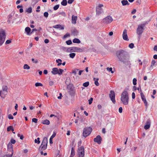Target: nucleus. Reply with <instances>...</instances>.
<instances>
[{
  "mask_svg": "<svg viewBox=\"0 0 157 157\" xmlns=\"http://www.w3.org/2000/svg\"><path fill=\"white\" fill-rule=\"evenodd\" d=\"M75 155V148L74 147H72L71 150V155L70 157H73Z\"/></svg>",
  "mask_w": 157,
  "mask_h": 157,
  "instance_id": "5701e85b",
  "label": "nucleus"
},
{
  "mask_svg": "<svg viewBox=\"0 0 157 157\" xmlns=\"http://www.w3.org/2000/svg\"><path fill=\"white\" fill-rule=\"evenodd\" d=\"M123 109L122 107H120L119 109V112L121 113L122 112Z\"/></svg>",
  "mask_w": 157,
  "mask_h": 157,
  "instance_id": "338daca9",
  "label": "nucleus"
},
{
  "mask_svg": "<svg viewBox=\"0 0 157 157\" xmlns=\"http://www.w3.org/2000/svg\"><path fill=\"white\" fill-rule=\"evenodd\" d=\"M51 73L54 75L58 74V68L56 67L53 68L52 69Z\"/></svg>",
  "mask_w": 157,
  "mask_h": 157,
  "instance_id": "dca6fc26",
  "label": "nucleus"
},
{
  "mask_svg": "<svg viewBox=\"0 0 157 157\" xmlns=\"http://www.w3.org/2000/svg\"><path fill=\"white\" fill-rule=\"evenodd\" d=\"M147 24L148 22L146 21L144 23L140 24L138 25V35L142 34L144 30V27Z\"/></svg>",
  "mask_w": 157,
  "mask_h": 157,
  "instance_id": "423d86ee",
  "label": "nucleus"
},
{
  "mask_svg": "<svg viewBox=\"0 0 157 157\" xmlns=\"http://www.w3.org/2000/svg\"><path fill=\"white\" fill-rule=\"evenodd\" d=\"M11 40H11H11H7L6 41V42H5V44H10V43H11Z\"/></svg>",
  "mask_w": 157,
  "mask_h": 157,
  "instance_id": "5fc2aeb1",
  "label": "nucleus"
},
{
  "mask_svg": "<svg viewBox=\"0 0 157 157\" xmlns=\"http://www.w3.org/2000/svg\"><path fill=\"white\" fill-rule=\"evenodd\" d=\"M42 123L43 124L48 125L50 124V121L46 119L42 121Z\"/></svg>",
  "mask_w": 157,
  "mask_h": 157,
  "instance_id": "c85d7f7f",
  "label": "nucleus"
},
{
  "mask_svg": "<svg viewBox=\"0 0 157 157\" xmlns=\"http://www.w3.org/2000/svg\"><path fill=\"white\" fill-rule=\"evenodd\" d=\"M98 78H93V80L94 81V84L97 86H98L99 85V83L98 82Z\"/></svg>",
  "mask_w": 157,
  "mask_h": 157,
  "instance_id": "7c9ffc66",
  "label": "nucleus"
},
{
  "mask_svg": "<svg viewBox=\"0 0 157 157\" xmlns=\"http://www.w3.org/2000/svg\"><path fill=\"white\" fill-rule=\"evenodd\" d=\"M31 60L32 62L33 63H38V60L37 59H35L34 58H32Z\"/></svg>",
  "mask_w": 157,
  "mask_h": 157,
  "instance_id": "a19ab883",
  "label": "nucleus"
},
{
  "mask_svg": "<svg viewBox=\"0 0 157 157\" xmlns=\"http://www.w3.org/2000/svg\"><path fill=\"white\" fill-rule=\"evenodd\" d=\"M10 142L11 144H14L16 142V141L15 140L13 139H11L10 140Z\"/></svg>",
  "mask_w": 157,
  "mask_h": 157,
  "instance_id": "bf43d9fd",
  "label": "nucleus"
},
{
  "mask_svg": "<svg viewBox=\"0 0 157 157\" xmlns=\"http://www.w3.org/2000/svg\"><path fill=\"white\" fill-rule=\"evenodd\" d=\"M59 15H61L64 17H66V13L64 11H62V12H58L56 13V15L57 16H58Z\"/></svg>",
  "mask_w": 157,
  "mask_h": 157,
  "instance_id": "bb28decb",
  "label": "nucleus"
},
{
  "mask_svg": "<svg viewBox=\"0 0 157 157\" xmlns=\"http://www.w3.org/2000/svg\"><path fill=\"white\" fill-rule=\"evenodd\" d=\"M77 19V16H74L73 15L72 16V22L73 24H76V21Z\"/></svg>",
  "mask_w": 157,
  "mask_h": 157,
  "instance_id": "6ab92c4d",
  "label": "nucleus"
},
{
  "mask_svg": "<svg viewBox=\"0 0 157 157\" xmlns=\"http://www.w3.org/2000/svg\"><path fill=\"white\" fill-rule=\"evenodd\" d=\"M89 84V82H86L83 84V86L85 87H87Z\"/></svg>",
  "mask_w": 157,
  "mask_h": 157,
  "instance_id": "79ce46f5",
  "label": "nucleus"
},
{
  "mask_svg": "<svg viewBox=\"0 0 157 157\" xmlns=\"http://www.w3.org/2000/svg\"><path fill=\"white\" fill-rule=\"evenodd\" d=\"M63 71H64L63 70L60 68L58 70V74L59 75H60L62 74Z\"/></svg>",
  "mask_w": 157,
  "mask_h": 157,
  "instance_id": "ea45409f",
  "label": "nucleus"
},
{
  "mask_svg": "<svg viewBox=\"0 0 157 157\" xmlns=\"http://www.w3.org/2000/svg\"><path fill=\"white\" fill-rule=\"evenodd\" d=\"M7 131L8 132H9L10 131H12V132L14 131L13 127L12 126H10L7 128Z\"/></svg>",
  "mask_w": 157,
  "mask_h": 157,
  "instance_id": "2f4dec72",
  "label": "nucleus"
},
{
  "mask_svg": "<svg viewBox=\"0 0 157 157\" xmlns=\"http://www.w3.org/2000/svg\"><path fill=\"white\" fill-rule=\"evenodd\" d=\"M93 99H90L88 100L89 104L90 105L92 104V101H93Z\"/></svg>",
  "mask_w": 157,
  "mask_h": 157,
  "instance_id": "e2e57ef3",
  "label": "nucleus"
},
{
  "mask_svg": "<svg viewBox=\"0 0 157 157\" xmlns=\"http://www.w3.org/2000/svg\"><path fill=\"white\" fill-rule=\"evenodd\" d=\"M73 42L75 43L79 44L80 43L81 41L78 39L75 38L73 40Z\"/></svg>",
  "mask_w": 157,
  "mask_h": 157,
  "instance_id": "c756f323",
  "label": "nucleus"
},
{
  "mask_svg": "<svg viewBox=\"0 0 157 157\" xmlns=\"http://www.w3.org/2000/svg\"><path fill=\"white\" fill-rule=\"evenodd\" d=\"M145 105V108L146 109H147V102L146 100V99H142Z\"/></svg>",
  "mask_w": 157,
  "mask_h": 157,
  "instance_id": "473e14b6",
  "label": "nucleus"
},
{
  "mask_svg": "<svg viewBox=\"0 0 157 157\" xmlns=\"http://www.w3.org/2000/svg\"><path fill=\"white\" fill-rule=\"evenodd\" d=\"M33 122H34L35 123H37L38 121V119L37 118H33L32 119Z\"/></svg>",
  "mask_w": 157,
  "mask_h": 157,
  "instance_id": "4d7b16f0",
  "label": "nucleus"
},
{
  "mask_svg": "<svg viewBox=\"0 0 157 157\" xmlns=\"http://www.w3.org/2000/svg\"><path fill=\"white\" fill-rule=\"evenodd\" d=\"M110 98H115V94L113 90H111L109 94Z\"/></svg>",
  "mask_w": 157,
  "mask_h": 157,
  "instance_id": "412c9836",
  "label": "nucleus"
},
{
  "mask_svg": "<svg viewBox=\"0 0 157 157\" xmlns=\"http://www.w3.org/2000/svg\"><path fill=\"white\" fill-rule=\"evenodd\" d=\"M92 131V128L90 127H87L84 128L83 130V136L85 137H86L90 134Z\"/></svg>",
  "mask_w": 157,
  "mask_h": 157,
  "instance_id": "20e7f679",
  "label": "nucleus"
},
{
  "mask_svg": "<svg viewBox=\"0 0 157 157\" xmlns=\"http://www.w3.org/2000/svg\"><path fill=\"white\" fill-rule=\"evenodd\" d=\"M123 39L126 41H128L129 39H128V36L127 35V31L126 29H124L122 35Z\"/></svg>",
  "mask_w": 157,
  "mask_h": 157,
  "instance_id": "ddd939ff",
  "label": "nucleus"
},
{
  "mask_svg": "<svg viewBox=\"0 0 157 157\" xmlns=\"http://www.w3.org/2000/svg\"><path fill=\"white\" fill-rule=\"evenodd\" d=\"M66 43L68 45H70L72 44L71 40H69L66 42Z\"/></svg>",
  "mask_w": 157,
  "mask_h": 157,
  "instance_id": "49530a36",
  "label": "nucleus"
},
{
  "mask_svg": "<svg viewBox=\"0 0 157 157\" xmlns=\"http://www.w3.org/2000/svg\"><path fill=\"white\" fill-rule=\"evenodd\" d=\"M137 79L136 78H134L133 80V83L134 85H136V84Z\"/></svg>",
  "mask_w": 157,
  "mask_h": 157,
  "instance_id": "3c124183",
  "label": "nucleus"
},
{
  "mask_svg": "<svg viewBox=\"0 0 157 157\" xmlns=\"http://www.w3.org/2000/svg\"><path fill=\"white\" fill-rule=\"evenodd\" d=\"M155 63L156 61H155V60H153L151 61V66L153 67V66H154L155 65Z\"/></svg>",
  "mask_w": 157,
  "mask_h": 157,
  "instance_id": "8fccbe9b",
  "label": "nucleus"
},
{
  "mask_svg": "<svg viewBox=\"0 0 157 157\" xmlns=\"http://www.w3.org/2000/svg\"><path fill=\"white\" fill-rule=\"evenodd\" d=\"M69 52H82L83 51V48H80L77 47H71L68 48Z\"/></svg>",
  "mask_w": 157,
  "mask_h": 157,
  "instance_id": "39448f33",
  "label": "nucleus"
},
{
  "mask_svg": "<svg viewBox=\"0 0 157 157\" xmlns=\"http://www.w3.org/2000/svg\"><path fill=\"white\" fill-rule=\"evenodd\" d=\"M59 4L56 5L55 6L53 7V9H54V10H56L59 8Z\"/></svg>",
  "mask_w": 157,
  "mask_h": 157,
  "instance_id": "de8ad7c7",
  "label": "nucleus"
},
{
  "mask_svg": "<svg viewBox=\"0 0 157 157\" xmlns=\"http://www.w3.org/2000/svg\"><path fill=\"white\" fill-rule=\"evenodd\" d=\"M17 14H15L14 13H12L9 14L7 17L8 20L7 22L8 23V24H10L11 22L12 23H13L17 18Z\"/></svg>",
  "mask_w": 157,
  "mask_h": 157,
  "instance_id": "f03ea898",
  "label": "nucleus"
},
{
  "mask_svg": "<svg viewBox=\"0 0 157 157\" xmlns=\"http://www.w3.org/2000/svg\"><path fill=\"white\" fill-rule=\"evenodd\" d=\"M24 69H29L30 68V67L27 64H25L24 65L23 67Z\"/></svg>",
  "mask_w": 157,
  "mask_h": 157,
  "instance_id": "58836bf2",
  "label": "nucleus"
},
{
  "mask_svg": "<svg viewBox=\"0 0 157 157\" xmlns=\"http://www.w3.org/2000/svg\"><path fill=\"white\" fill-rule=\"evenodd\" d=\"M113 20V19L112 17L109 15L104 18L102 20V21L104 24H107L111 22Z\"/></svg>",
  "mask_w": 157,
  "mask_h": 157,
  "instance_id": "0eeeda50",
  "label": "nucleus"
},
{
  "mask_svg": "<svg viewBox=\"0 0 157 157\" xmlns=\"http://www.w3.org/2000/svg\"><path fill=\"white\" fill-rule=\"evenodd\" d=\"M76 55V54L74 53H71L69 54V57L72 59L74 58Z\"/></svg>",
  "mask_w": 157,
  "mask_h": 157,
  "instance_id": "e433bc0d",
  "label": "nucleus"
},
{
  "mask_svg": "<svg viewBox=\"0 0 157 157\" xmlns=\"http://www.w3.org/2000/svg\"><path fill=\"white\" fill-rule=\"evenodd\" d=\"M40 151V153L41 155H44V156L46 155H47V153L45 152L44 153V152L43 151V150H39Z\"/></svg>",
  "mask_w": 157,
  "mask_h": 157,
  "instance_id": "603ef678",
  "label": "nucleus"
},
{
  "mask_svg": "<svg viewBox=\"0 0 157 157\" xmlns=\"http://www.w3.org/2000/svg\"><path fill=\"white\" fill-rule=\"evenodd\" d=\"M134 44L132 43H131L129 45L128 47L130 48H132L134 47Z\"/></svg>",
  "mask_w": 157,
  "mask_h": 157,
  "instance_id": "6e6d98bb",
  "label": "nucleus"
},
{
  "mask_svg": "<svg viewBox=\"0 0 157 157\" xmlns=\"http://www.w3.org/2000/svg\"><path fill=\"white\" fill-rule=\"evenodd\" d=\"M8 118L10 119H13V118L11 114H10L8 115Z\"/></svg>",
  "mask_w": 157,
  "mask_h": 157,
  "instance_id": "680f3d73",
  "label": "nucleus"
},
{
  "mask_svg": "<svg viewBox=\"0 0 157 157\" xmlns=\"http://www.w3.org/2000/svg\"><path fill=\"white\" fill-rule=\"evenodd\" d=\"M44 17L47 18L48 16V12H45L44 13Z\"/></svg>",
  "mask_w": 157,
  "mask_h": 157,
  "instance_id": "864d4df0",
  "label": "nucleus"
},
{
  "mask_svg": "<svg viewBox=\"0 0 157 157\" xmlns=\"http://www.w3.org/2000/svg\"><path fill=\"white\" fill-rule=\"evenodd\" d=\"M116 54L120 61L124 63H128L129 54L126 51L123 49H121L117 51Z\"/></svg>",
  "mask_w": 157,
  "mask_h": 157,
  "instance_id": "f257e3e1",
  "label": "nucleus"
},
{
  "mask_svg": "<svg viewBox=\"0 0 157 157\" xmlns=\"http://www.w3.org/2000/svg\"><path fill=\"white\" fill-rule=\"evenodd\" d=\"M35 86L36 87L39 86H43V84L41 83L36 82L35 84Z\"/></svg>",
  "mask_w": 157,
  "mask_h": 157,
  "instance_id": "37998d69",
  "label": "nucleus"
},
{
  "mask_svg": "<svg viewBox=\"0 0 157 157\" xmlns=\"http://www.w3.org/2000/svg\"><path fill=\"white\" fill-rule=\"evenodd\" d=\"M40 138L38 137L37 138V139H35L34 140V142L35 143H37V144H40Z\"/></svg>",
  "mask_w": 157,
  "mask_h": 157,
  "instance_id": "c03bdc74",
  "label": "nucleus"
},
{
  "mask_svg": "<svg viewBox=\"0 0 157 157\" xmlns=\"http://www.w3.org/2000/svg\"><path fill=\"white\" fill-rule=\"evenodd\" d=\"M25 30L28 35H30L32 33V32H31V29L29 27H26L25 28Z\"/></svg>",
  "mask_w": 157,
  "mask_h": 157,
  "instance_id": "a211bd4d",
  "label": "nucleus"
},
{
  "mask_svg": "<svg viewBox=\"0 0 157 157\" xmlns=\"http://www.w3.org/2000/svg\"><path fill=\"white\" fill-rule=\"evenodd\" d=\"M102 138L101 136L98 135L94 139V142L97 143L98 144H100L101 143Z\"/></svg>",
  "mask_w": 157,
  "mask_h": 157,
  "instance_id": "f8f14e48",
  "label": "nucleus"
},
{
  "mask_svg": "<svg viewBox=\"0 0 157 157\" xmlns=\"http://www.w3.org/2000/svg\"><path fill=\"white\" fill-rule=\"evenodd\" d=\"M54 82L52 81H49V85L50 86H52L54 84Z\"/></svg>",
  "mask_w": 157,
  "mask_h": 157,
  "instance_id": "69168bd1",
  "label": "nucleus"
},
{
  "mask_svg": "<svg viewBox=\"0 0 157 157\" xmlns=\"http://www.w3.org/2000/svg\"><path fill=\"white\" fill-rule=\"evenodd\" d=\"M44 42L46 44H47L49 43V40L47 39H45L44 40Z\"/></svg>",
  "mask_w": 157,
  "mask_h": 157,
  "instance_id": "774afa93",
  "label": "nucleus"
},
{
  "mask_svg": "<svg viewBox=\"0 0 157 157\" xmlns=\"http://www.w3.org/2000/svg\"><path fill=\"white\" fill-rule=\"evenodd\" d=\"M78 157H84V149L83 146H81L78 148Z\"/></svg>",
  "mask_w": 157,
  "mask_h": 157,
  "instance_id": "9b49d317",
  "label": "nucleus"
},
{
  "mask_svg": "<svg viewBox=\"0 0 157 157\" xmlns=\"http://www.w3.org/2000/svg\"><path fill=\"white\" fill-rule=\"evenodd\" d=\"M74 1V0H68L67 2L69 4H71L73 3Z\"/></svg>",
  "mask_w": 157,
  "mask_h": 157,
  "instance_id": "0e129e2a",
  "label": "nucleus"
},
{
  "mask_svg": "<svg viewBox=\"0 0 157 157\" xmlns=\"http://www.w3.org/2000/svg\"><path fill=\"white\" fill-rule=\"evenodd\" d=\"M47 145L41 144L39 148V150H44L47 148Z\"/></svg>",
  "mask_w": 157,
  "mask_h": 157,
  "instance_id": "2eb2a0df",
  "label": "nucleus"
},
{
  "mask_svg": "<svg viewBox=\"0 0 157 157\" xmlns=\"http://www.w3.org/2000/svg\"><path fill=\"white\" fill-rule=\"evenodd\" d=\"M56 135V133L54 132L53 134L50 137V138L49 139V142L50 144H52L53 143L52 139Z\"/></svg>",
  "mask_w": 157,
  "mask_h": 157,
  "instance_id": "a878e982",
  "label": "nucleus"
},
{
  "mask_svg": "<svg viewBox=\"0 0 157 157\" xmlns=\"http://www.w3.org/2000/svg\"><path fill=\"white\" fill-rule=\"evenodd\" d=\"M107 70L109 72H111L112 73H113L114 72L112 70V67H107L106 68Z\"/></svg>",
  "mask_w": 157,
  "mask_h": 157,
  "instance_id": "a18cd8bd",
  "label": "nucleus"
},
{
  "mask_svg": "<svg viewBox=\"0 0 157 157\" xmlns=\"http://www.w3.org/2000/svg\"><path fill=\"white\" fill-rule=\"evenodd\" d=\"M26 12L29 13H31L32 12V8L30 7L26 10Z\"/></svg>",
  "mask_w": 157,
  "mask_h": 157,
  "instance_id": "4c0bfd02",
  "label": "nucleus"
},
{
  "mask_svg": "<svg viewBox=\"0 0 157 157\" xmlns=\"http://www.w3.org/2000/svg\"><path fill=\"white\" fill-rule=\"evenodd\" d=\"M53 27L54 28L56 29H59L60 30L62 29L63 30L64 29V26H62L61 25L59 24L56 25H54L53 26Z\"/></svg>",
  "mask_w": 157,
  "mask_h": 157,
  "instance_id": "f3484780",
  "label": "nucleus"
},
{
  "mask_svg": "<svg viewBox=\"0 0 157 157\" xmlns=\"http://www.w3.org/2000/svg\"><path fill=\"white\" fill-rule=\"evenodd\" d=\"M72 33L75 36L78 35V32L77 30L74 29L72 32Z\"/></svg>",
  "mask_w": 157,
  "mask_h": 157,
  "instance_id": "c9c22d12",
  "label": "nucleus"
},
{
  "mask_svg": "<svg viewBox=\"0 0 157 157\" xmlns=\"http://www.w3.org/2000/svg\"><path fill=\"white\" fill-rule=\"evenodd\" d=\"M13 152H12V154L10 155H5L3 157H12L13 155Z\"/></svg>",
  "mask_w": 157,
  "mask_h": 157,
  "instance_id": "13d9d810",
  "label": "nucleus"
},
{
  "mask_svg": "<svg viewBox=\"0 0 157 157\" xmlns=\"http://www.w3.org/2000/svg\"><path fill=\"white\" fill-rule=\"evenodd\" d=\"M61 4L63 6H66L67 4V0H63L61 2Z\"/></svg>",
  "mask_w": 157,
  "mask_h": 157,
  "instance_id": "f704fd0d",
  "label": "nucleus"
},
{
  "mask_svg": "<svg viewBox=\"0 0 157 157\" xmlns=\"http://www.w3.org/2000/svg\"><path fill=\"white\" fill-rule=\"evenodd\" d=\"M151 121L150 119H148L147 121L146 125H145L144 127V128L145 129L147 130L149 129L151 126Z\"/></svg>",
  "mask_w": 157,
  "mask_h": 157,
  "instance_id": "4468645a",
  "label": "nucleus"
},
{
  "mask_svg": "<svg viewBox=\"0 0 157 157\" xmlns=\"http://www.w3.org/2000/svg\"><path fill=\"white\" fill-rule=\"evenodd\" d=\"M6 38L5 31L2 29L0 30V45L1 46L4 42Z\"/></svg>",
  "mask_w": 157,
  "mask_h": 157,
  "instance_id": "7ed1b4c3",
  "label": "nucleus"
},
{
  "mask_svg": "<svg viewBox=\"0 0 157 157\" xmlns=\"http://www.w3.org/2000/svg\"><path fill=\"white\" fill-rule=\"evenodd\" d=\"M17 136L18 137H19L20 138V139L22 140L24 138V136L23 135H21L20 134L18 133L17 134Z\"/></svg>",
  "mask_w": 157,
  "mask_h": 157,
  "instance_id": "09e8293b",
  "label": "nucleus"
},
{
  "mask_svg": "<svg viewBox=\"0 0 157 157\" xmlns=\"http://www.w3.org/2000/svg\"><path fill=\"white\" fill-rule=\"evenodd\" d=\"M124 105H127L128 102V99H121Z\"/></svg>",
  "mask_w": 157,
  "mask_h": 157,
  "instance_id": "aec40b11",
  "label": "nucleus"
},
{
  "mask_svg": "<svg viewBox=\"0 0 157 157\" xmlns=\"http://www.w3.org/2000/svg\"><path fill=\"white\" fill-rule=\"evenodd\" d=\"M145 105V108L146 109H147V102L146 100V99H142Z\"/></svg>",
  "mask_w": 157,
  "mask_h": 157,
  "instance_id": "72a5a7b5",
  "label": "nucleus"
},
{
  "mask_svg": "<svg viewBox=\"0 0 157 157\" xmlns=\"http://www.w3.org/2000/svg\"><path fill=\"white\" fill-rule=\"evenodd\" d=\"M48 139L46 137H44L41 144H43L47 145Z\"/></svg>",
  "mask_w": 157,
  "mask_h": 157,
  "instance_id": "cd10ccee",
  "label": "nucleus"
},
{
  "mask_svg": "<svg viewBox=\"0 0 157 157\" xmlns=\"http://www.w3.org/2000/svg\"><path fill=\"white\" fill-rule=\"evenodd\" d=\"M128 88H125L121 94V98H129V94L128 92Z\"/></svg>",
  "mask_w": 157,
  "mask_h": 157,
  "instance_id": "9d476101",
  "label": "nucleus"
},
{
  "mask_svg": "<svg viewBox=\"0 0 157 157\" xmlns=\"http://www.w3.org/2000/svg\"><path fill=\"white\" fill-rule=\"evenodd\" d=\"M8 149L10 150L11 151H12V152L13 153V145L10 142L7 145Z\"/></svg>",
  "mask_w": 157,
  "mask_h": 157,
  "instance_id": "b1692460",
  "label": "nucleus"
},
{
  "mask_svg": "<svg viewBox=\"0 0 157 157\" xmlns=\"http://www.w3.org/2000/svg\"><path fill=\"white\" fill-rule=\"evenodd\" d=\"M69 94L71 96H73L75 94V90L71 88L69 91Z\"/></svg>",
  "mask_w": 157,
  "mask_h": 157,
  "instance_id": "393cba45",
  "label": "nucleus"
},
{
  "mask_svg": "<svg viewBox=\"0 0 157 157\" xmlns=\"http://www.w3.org/2000/svg\"><path fill=\"white\" fill-rule=\"evenodd\" d=\"M2 91H0V96L2 98H4L5 95L7 93V87L6 86H2Z\"/></svg>",
  "mask_w": 157,
  "mask_h": 157,
  "instance_id": "1a4fd4ad",
  "label": "nucleus"
},
{
  "mask_svg": "<svg viewBox=\"0 0 157 157\" xmlns=\"http://www.w3.org/2000/svg\"><path fill=\"white\" fill-rule=\"evenodd\" d=\"M121 3L122 6H124L125 5H129V3L128 2L127 0H123L121 1Z\"/></svg>",
  "mask_w": 157,
  "mask_h": 157,
  "instance_id": "4be33fe9",
  "label": "nucleus"
},
{
  "mask_svg": "<svg viewBox=\"0 0 157 157\" xmlns=\"http://www.w3.org/2000/svg\"><path fill=\"white\" fill-rule=\"evenodd\" d=\"M103 5L102 4H99L98 6H97L96 8V15L98 16L100 15L103 10L101 7H103Z\"/></svg>",
  "mask_w": 157,
  "mask_h": 157,
  "instance_id": "6e6552de",
  "label": "nucleus"
},
{
  "mask_svg": "<svg viewBox=\"0 0 157 157\" xmlns=\"http://www.w3.org/2000/svg\"><path fill=\"white\" fill-rule=\"evenodd\" d=\"M70 36L69 33H66L64 36H63V38H66L67 36Z\"/></svg>",
  "mask_w": 157,
  "mask_h": 157,
  "instance_id": "052dcab7",
  "label": "nucleus"
}]
</instances>
